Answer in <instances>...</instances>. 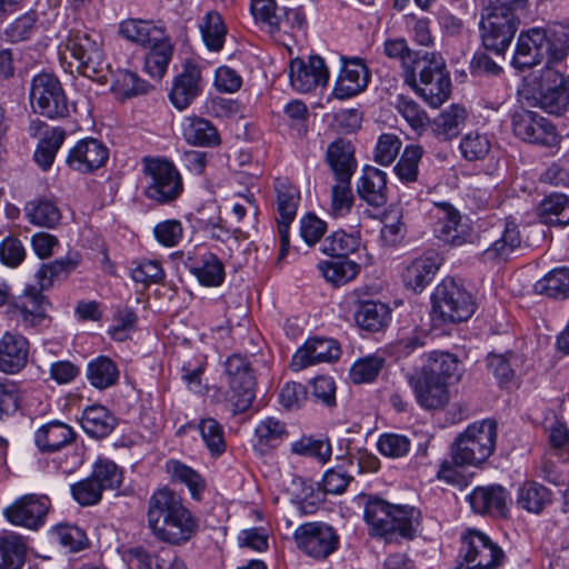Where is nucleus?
<instances>
[{"label": "nucleus", "mask_w": 569, "mask_h": 569, "mask_svg": "<svg viewBox=\"0 0 569 569\" xmlns=\"http://www.w3.org/2000/svg\"><path fill=\"white\" fill-rule=\"evenodd\" d=\"M147 518L152 533L170 545L189 541L198 530L197 519L183 506L181 498L166 488L150 497Z\"/></svg>", "instance_id": "obj_1"}, {"label": "nucleus", "mask_w": 569, "mask_h": 569, "mask_svg": "<svg viewBox=\"0 0 569 569\" xmlns=\"http://www.w3.org/2000/svg\"><path fill=\"white\" fill-rule=\"evenodd\" d=\"M496 440V421L485 419L468 426L451 445V460L441 462L438 478L447 482H453L457 476L453 467L480 466L493 453Z\"/></svg>", "instance_id": "obj_2"}, {"label": "nucleus", "mask_w": 569, "mask_h": 569, "mask_svg": "<svg viewBox=\"0 0 569 569\" xmlns=\"http://www.w3.org/2000/svg\"><path fill=\"white\" fill-rule=\"evenodd\" d=\"M363 517L371 533L386 541L398 537L413 539L420 527V511L409 506L391 505L379 498H369L365 505Z\"/></svg>", "instance_id": "obj_3"}, {"label": "nucleus", "mask_w": 569, "mask_h": 569, "mask_svg": "<svg viewBox=\"0 0 569 569\" xmlns=\"http://www.w3.org/2000/svg\"><path fill=\"white\" fill-rule=\"evenodd\" d=\"M430 107H440L450 96L451 80L445 59L436 51H428L415 68V83L405 81Z\"/></svg>", "instance_id": "obj_4"}, {"label": "nucleus", "mask_w": 569, "mask_h": 569, "mask_svg": "<svg viewBox=\"0 0 569 569\" xmlns=\"http://www.w3.org/2000/svg\"><path fill=\"white\" fill-rule=\"evenodd\" d=\"M29 101L33 112L48 119L69 116L68 99L59 79L52 73L34 76L30 83Z\"/></svg>", "instance_id": "obj_5"}, {"label": "nucleus", "mask_w": 569, "mask_h": 569, "mask_svg": "<svg viewBox=\"0 0 569 569\" xmlns=\"http://www.w3.org/2000/svg\"><path fill=\"white\" fill-rule=\"evenodd\" d=\"M143 173L147 180L144 194L159 203H168L182 192V179L174 164L166 159L144 158Z\"/></svg>", "instance_id": "obj_6"}, {"label": "nucleus", "mask_w": 569, "mask_h": 569, "mask_svg": "<svg viewBox=\"0 0 569 569\" xmlns=\"http://www.w3.org/2000/svg\"><path fill=\"white\" fill-rule=\"evenodd\" d=\"M226 375L229 385L228 401L232 406L233 415L248 410L254 399L256 388L250 361L240 355L230 356L226 361Z\"/></svg>", "instance_id": "obj_7"}, {"label": "nucleus", "mask_w": 569, "mask_h": 569, "mask_svg": "<svg viewBox=\"0 0 569 569\" xmlns=\"http://www.w3.org/2000/svg\"><path fill=\"white\" fill-rule=\"evenodd\" d=\"M432 310L443 322L468 320L475 312L471 295L453 279L443 280L432 296Z\"/></svg>", "instance_id": "obj_8"}, {"label": "nucleus", "mask_w": 569, "mask_h": 569, "mask_svg": "<svg viewBox=\"0 0 569 569\" xmlns=\"http://www.w3.org/2000/svg\"><path fill=\"white\" fill-rule=\"evenodd\" d=\"M538 106L550 114L560 116L569 106V83L563 73L545 66L533 76Z\"/></svg>", "instance_id": "obj_9"}, {"label": "nucleus", "mask_w": 569, "mask_h": 569, "mask_svg": "<svg viewBox=\"0 0 569 569\" xmlns=\"http://www.w3.org/2000/svg\"><path fill=\"white\" fill-rule=\"evenodd\" d=\"M64 47L78 61V71L92 78L99 73L103 64L104 54L101 47V37L94 31L86 29H71L64 41Z\"/></svg>", "instance_id": "obj_10"}, {"label": "nucleus", "mask_w": 569, "mask_h": 569, "mask_svg": "<svg viewBox=\"0 0 569 569\" xmlns=\"http://www.w3.org/2000/svg\"><path fill=\"white\" fill-rule=\"evenodd\" d=\"M460 557L463 562L456 569H493L502 562L505 553L488 536L470 530L462 538Z\"/></svg>", "instance_id": "obj_11"}, {"label": "nucleus", "mask_w": 569, "mask_h": 569, "mask_svg": "<svg viewBox=\"0 0 569 569\" xmlns=\"http://www.w3.org/2000/svg\"><path fill=\"white\" fill-rule=\"evenodd\" d=\"M519 19L503 8H492L481 21V40L486 50L502 56L518 29Z\"/></svg>", "instance_id": "obj_12"}, {"label": "nucleus", "mask_w": 569, "mask_h": 569, "mask_svg": "<svg viewBox=\"0 0 569 569\" xmlns=\"http://www.w3.org/2000/svg\"><path fill=\"white\" fill-rule=\"evenodd\" d=\"M295 542L301 551L315 559H325L339 546L336 530L323 522L300 525L293 532Z\"/></svg>", "instance_id": "obj_13"}, {"label": "nucleus", "mask_w": 569, "mask_h": 569, "mask_svg": "<svg viewBox=\"0 0 569 569\" xmlns=\"http://www.w3.org/2000/svg\"><path fill=\"white\" fill-rule=\"evenodd\" d=\"M50 508L49 497L29 493L18 498L4 508L3 516L14 526L38 530L44 525Z\"/></svg>", "instance_id": "obj_14"}, {"label": "nucleus", "mask_w": 569, "mask_h": 569, "mask_svg": "<svg viewBox=\"0 0 569 569\" xmlns=\"http://www.w3.org/2000/svg\"><path fill=\"white\" fill-rule=\"evenodd\" d=\"M513 133L521 140L545 147H552L558 142V133L552 122L541 114L520 110L512 116Z\"/></svg>", "instance_id": "obj_15"}, {"label": "nucleus", "mask_w": 569, "mask_h": 569, "mask_svg": "<svg viewBox=\"0 0 569 569\" xmlns=\"http://www.w3.org/2000/svg\"><path fill=\"white\" fill-rule=\"evenodd\" d=\"M329 80V71L325 60L319 56H311L306 62L296 58L290 62V82L299 92H310L319 86H326Z\"/></svg>", "instance_id": "obj_16"}, {"label": "nucleus", "mask_w": 569, "mask_h": 569, "mask_svg": "<svg viewBox=\"0 0 569 569\" xmlns=\"http://www.w3.org/2000/svg\"><path fill=\"white\" fill-rule=\"evenodd\" d=\"M201 70L192 61H186L182 71L174 78L169 93L171 103L178 110L187 109L201 92Z\"/></svg>", "instance_id": "obj_17"}, {"label": "nucleus", "mask_w": 569, "mask_h": 569, "mask_svg": "<svg viewBox=\"0 0 569 569\" xmlns=\"http://www.w3.org/2000/svg\"><path fill=\"white\" fill-rule=\"evenodd\" d=\"M340 357V348L332 339L313 338L305 342L292 356L290 368L300 371L309 366L332 362Z\"/></svg>", "instance_id": "obj_18"}, {"label": "nucleus", "mask_w": 569, "mask_h": 569, "mask_svg": "<svg viewBox=\"0 0 569 569\" xmlns=\"http://www.w3.org/2000/svg\"><path fill=\"white\" fill-rule=\"evenodd\" d=\"M30 343L28 339L13 331H6L0 337V372L19 373L28 363Z\"/></svg>", "instance_id": "obj_19"}, {"label": "nucleus", "mask_w": 569, "mask_h": 569, "mask_svg": "<svg viewBox=\"0 0 569 569\" xmlns=\"http://www.w3.org/2000/svg\"><path fill=\"white\" fill-rule=\"evenodd\" d=\"M109 158L108 148L98 139L80 140L67 157L68 166L79 172H92L101 168Z\"/></svg>", "instance_id": "obj_20"}, {"label": "nucleus", "mask_w": 569, "mask_h": 569, "mask_svg": "<svg viewBox=\"0 0 569 569\" xmlns=\"http://www.w3.org/2000/svg\"><path fill=\"white\" fill-rule=\"evenodd\" d=\"M343 66L333 89L338 99H349L362 92L369 82V71L360 58H341Z\"/></svg>", "instance_id": "obj_21"}, {"label": "nucleus", "mask_w": 569, "mask_h": 569, "mask_svg": "<svg viewBox=\"0 0 569 569\" xmlns=\"http://www.w3.org/2000/svg\"><path fill=\"white\" fill-rule=\"evenodd\" d=\"M418 403L427 410L443 408L449 400L447 385L419 371L409 377Z\"/></svg>", "instance_id": "obj_22"}, {"label": "nucleus", "mask_w": 569, "mask_h": 569, "mask_svg": "<svg viewBox=\"0 0 569 569\" xmlns=\"http://www.w3.org/2000/svg\"><path fill=\"white\" fill-rule=\"evenodd\" d=\"M542 28H531L519 34L512 64L519 70H525L539 64L547 52L543 44Z\"/></svg>", "instance_id": "obj_23"}, {"label": "nucleus", "mask_w": 569, "mask_h": 569, "mask_svg": "<svg viewBox=\"0 0 569 569\" xmlns=\"http://www.w3.org/2000/svg\"><path fill=\"white\" fill-rule=\"evenodd\" d=\"M41 291L40 287L27 286L18 301L14 302V311L24 328L37 327L47 317L50 303Z\"/></svg>", "instance_id": "obj_24"}, {"label": "nucleus", "mask_w": 569, "mask_h": 569, "mask_svg": "<svg viewBox=\"0 0 569 569\" xmlns=\"http://www.w3.org/2000/svg\"><path fill=\"white\" fill-rule=\"evenodd\" d=\"M326 162L336 180H351L358 166L351 141L342 138L332 141L326 151Z\"/></svg>", "instance_id": "obj_25"}, {"label": "nucleus", "mask_w": 569, "mask_h": 569, "mask_svg": "<svg viewBox=\"0 0 569 569\" xmlns=\"http://www.w3.org/2000/svg\"><path fill=\"white\" fill-rule=\"evenodd\" d=\"M439 267V258L433 252L416 258L402 273L405 286L416 293L423 291L433 280Z\"/></svg>", "instance_id": "obj_26"}, {"label": "nucleus", "mask_w": 569, "mask_h": 569, "mask_svg": "<svg viewBox=\"0 0 569 569\" xmlns=\"http://www.w3.org/2000/svg\"><path fill=\"white\" fill-rule=\"evenodd\" d=\"M76 440V432L64 422L53 420L41 426L34 433L37 448L43 453L61 450Z\"/></svg>", "instance_id": "obj_27"}, {"label": "nucleus", "mask_w": 569, "mask_h": 569, "mask_svg": "<svg viewBox=\"0 0 569 569\" xmlns=\"http://www.w3.org/2000/svg\"><path fill=\"white\" fill-rule=\"evenodd\" d=\"M508 493L501 486L477 487L468 496V501L476 513L506 516Z\"/></svg>", "instance_id": "obj_28"}, {"label": "nucleus", "mask_w": 569, "mask_h": 569, "mask_svg": "<svg viewBox=\"0 0 569 569\" xmlns=\"http://www.w3.org/2000/svg\"><path fill=\"white\" fill-rule=\"evenodd\" d=\"M427 50H413L405 38L388 39L383 43V53L400 62L405 81L415 83V68L418 66Z\"/></svg>", "instance_id": "obj_29"}, {"label": "nucleus", "mask_w": 569, "mask_h": 569, "mask_svg": "<svg viewBox=\"0 0 569 569\" xmlns=\"http://www.w3.org/2000/svg\"><path fill=\"white\" fill-rule=\"evenodd\" d=\"M357 191L359 197L370 206H383L387 202V174L375 167H366Z\"/></svg>", "instance_id": "obj_30"}, {"label": "nucleus", "mask_w": 569, "mask_h": 569, "mask_svg": "<svg viewBox=\"0 0 569 569\" xmlns=\"http://www.w3.org/2000/svg\"><path fill=\"white\" fill-rule=\"evenodd\" d=\"M390 316L391 310L388 305L373 300L358 302L353 313L357 326L372 332L385 328Z\"/></svg>", "instance_id": "obj_31"}, {"label": "nucleus", "mask_w": 569, "mask_h": 569, "mask_svg": "<svg viewBox=\"0 0 569 569\" xmlns=\"http://www.w3.org/2000/svg\"><path fill=\"white\" fill-rule=\"evenodd\" d=\"M547 64L563 61L569 54V24L553 22L542 28Z\"/></svg>", "instance_id": "obj_32"}, {"label": "nucleus", "mask_w": 569, "mask_h": 569, "mask_svg": "<svg viewBox=\"0 0 569 569\" xmlns=\"http://www.w3.org/2000/svg\"><path fill=\"white\" fill-rule=\"evenodd\" d=\"M80 423L88 436L101 439L112 432L117 419L106 407L93 405L83 410Z\"/></svg>", "instance_id": "obj_33"}, {"label": "nucleus", "mask_w": 569, "mask_h": 569, "mask_svg": "<svg viewBox=\"0 0 569 569\" xmlns=\"http://www.w3.org/2000/svg\"><path fill=\"white\" fill-rule=\"evenodd\" d=\"M521 244V236L517 223L507 219L503 223L501 234L483 252L485 261L506 260Z\"/></svg>", "instance_id": "obj_34"}, {"label": "nucleus", "mask_w": 569, "mask_h": 569, "mask_svg": "<svg viewBox=\"0 0 569 569\" xmlns=\"http://www.w3.org/2000/svg\"><path fill=\"white\" fill-rule=\"evenodd\" d=\"M466 118L467 112L465 108L452 104L432 120V132L439 140H451L460 133L465 126Z\"/></svg>", "instance_id": "obj_35"}, {"label": "nucleus", "mask_w": 569, "mask_h": 569, "mask_svg": "<svg viewBox=\"0 0 569 569\" xmlns=\"http://www.w3.org/2000/svg\"><path fill=\"white\" fill-rule=\"evenodd\" d=\"M187 266L189 267L190 272L196 276L199 282L203 286L217 287L223 282V264L220 259L211 252L202 254L198 262L189 258Z\"/></svg>", "instance_id": "obj_36"}, {"label": "nucleus", "mask_w": 569, "mask_h": 569, "mask_svg": "<svg viewBox=\"0 0 569 569\" xmlns=\"http://www.w3.org/2000/svg\"><path fill=\"white\" fill-rule=\"evenodd\" d=\"M419 372L447 385L449 379L459 378V362L451 353L433 351L427 356Z\"/></svg>", "instance_id": "obj_37"}, {"label": "nucleus", "mask_w": 569, "mask_h": 569, "mask_svg": "<svg viewBox=\"0 0 569 569\" xmlns=\"http://www.w3.org/2000/svg\"><path fill=\"white\" fill-rule=\"evenodd\" d=\"M437 210L438 221L435 227V233L437 238L446 243H462V237L459 231V212L450 203L447 202L437 203Z\"/></svg>", "instance_id": "obj_38"}, {"label": "nucleus", "mask_w": 569, "mask_h": 569, "mask_svg": "<svg viewBox=\"0 0 569 569\" xmlns=\"http://www.w3.org/2000/svg\"><path fill=\"white\" fill-rule=\"evenodd\" d=\"M551 502V492L536 481H527L519 487L517 506L530 513L539 515Z\"/></svg>", "instance_id": "obj_39"}, {"label": "nucleus", "mask_w": 569, "mask_h": 569, "mask_svg": "<svg viewBox=\"0 0 569 569\" xmlns=\"http://www.w3.org/2000/svg\"><path fill=\"white\" fill-rule=\"evenodd\" d=\"M80 263L78 253L68 254L50 263H43L36 273L37 283L41 290L52 287L56 279L66 278Z\"/></svg>", "instance_id": "obj_40"}, {"label": "nucleus", "mask_w": 569, "mask_h": 569, "mask_svg": "<svg viewBox=\"0 0 569 569\" xmlns=\"http://www.w3.org/2000/svg\"><path fill=\"white\" fill-rule=\"evenodd\" d=\"M24 213L30 223L49 229L54 228L61 219L58 207L47 198L28 201L24 206Z\"/></svg>", "instance_id": "obj_41"}, {"label": "nucleus", "mask_w": 569, "mask_h": 569, "mask_svg": "<svg viewBox=\"0 0 569 569\" xmlns=\"http://www.w3.org/2000/svg\"><path fill=\"white\" fill-rule=\"evenodd\" d=\"M323 278L336 287L353 280L360 271V266L348 258H336L318 264Z\"/></svg>", "instance_id": "obj_42"}, {"label": "nucleus", "mask_w": 569, "mask_h": 569, "mask_svg": "<svg viewBox=\"0 0 569 569\" xmlns=\"http://www.w3.org/2000/svg\"><path fill=\"white\" fill-rule=\"evenodd\" d=\"M541 221L549 226L569 223V198L561 193L550 194L539 206Z\"/></svg>", "instance_id": "obj_43"}, {"label": "nucleus", "mask_w": 569, "mask_h": 569, "mask_svg": "<svg viewBox=\"0 0 569 569\" xmlns=\"http://www.w3.org/2000/svg\"><path fill=\"white\" fill-rule=\"evenodd\" d=\"M535 291L555 299L569 298V268L551 270L535 283Z\"/></svg>", "instance_id": "obj_44"}, {"label": "nucleus", "mask_w": 569, "mask_h": 569, "mask_svg": "<svg viewBox=\"0 0 569 569\" xmlns=\"http://www.w3.org/2000/svg\"><path fill=\"white\" fill-rule=\"evenodd\" d=\"M26 555L27 546L21 537L14 533L0 537V569H21Z\"/></svg>", "instance_id": "obj_45"}, {"label": "nucleus", "mask_w": 569, "mask_h": 569, "mask_svg": "<svg viewBox=\"0 0 569 569\" xmlns=\"http://www.w3.org/2000/svg\"><path fill=\"white\" fill-rule=\"evenodd\" d=\"M120 33L126 39L143 47H149L163 38V33L160 29L148 21L138 19L123 21L120 24Z\"/></svg>", "instance_id": "obj_46"}, {"label": "nucleus", "mask_w": 569, "mask_h": 569, "mask_svg": "<svg viewBox=\"0 0 569 569\" xmlns=\"http://www.w3.org/2000/svg\"><path fill=\"white\" fill-rule=\"evenodd\" d=\"M360 247V234L358 231L346 232L338 230L328 236L321 246V251L336 258H347Z\"/></svg>", "instance_id": "obj_47"}, {"label": "nucleus", "mask_w": 569, "mask_h": 569, "mask_svg": "<svg viewBox=\"0 0 569 569\" xmlns=\"http://www.w3.org/2000/svg\"><path fill=\"white\" fill-rule=\"evenodd\" d=\"M183 136L188 143L194 146H216L219 143L217 129L203 118H188L183 126Z\"/></svg>", "instance_id": "obj_48"}, {"label": "nucleus", "mask_w": 569, "mask_h": 569, "mask_svg": "<svg viewBox=\"0 0 569 569\" xmlns=\"http://www.w3.org/2000/svg\"><path fill=\"white\" fill-rule=\"evenodd\" d=\"M200 31L204 44L211 51H220L224 43L227 29L222 17L217 11H209L200 22Z\"/></svg>", "instance_id": "obj_49"}, {"label": "nucleus", "mask_w": 569, "mask_h": 569, "mask_svg": "<svg viewBox=\"0 0 569 569\" xmlns=\"http://www.w3.org/2000/svg\"><path fill=\"white\" fill-rule=\"evenodd\" d=\"M64 139L66 131L61 128H53L39 141L33 159L43 170L51 167Z\"/></svg>", "instance_id": "obj_50"}, {"label": "nucleus", "mask_w": 569, "mask_h": 569, "mask_svg": "<svg viewBox=\"0 0 569 569\" xmlns=\"http://www.w3.org/2000/svg\"><path fill=\"white\" fill-rule=\"evenodd\" d=\"M150 52L144 59V70L153 78L161 79L167 71L172 57L171 43L161 38L159 41L149 46Z\"/></svg>", "instance_id": "obj_51"}, {"label": "nucleus", "mask_w": 569, "mask_h": 569, "mask_svg": "<svg viewBox=\"0 0 569 569\" xmlns=\"http://www.w3.org/2000/svg\"><path fill=\"white\" fill-rule=\"evenodd\" d=\"M119 377L116 365L107 357H99L88 363L87 378L98 389L113 386Z\"/></svg>", "instance_id": "obj_52"}, {"label": "nucleus", "mask_w": 569, "mask_h": 569, "mask_svg": "<svg viewBox=\"0 0 569 569\" xmlns=\"http://www.w3.org/2000/svg\"><path fill=\"white\" fill-rule=\"evenodd\" d=\"M423 149L420 146L411 144L405 148L398 163L393 170L397 177L405 183L417 181L419 173V162L422 158Z\"/></svg>", "instance_id": "obj_53"}, {"label": "nucleus", "mask_w": 569, "mask_h": 569, "mask_svg": "<svg viewBox=\"0 0 569 569\" xmlns=\"http://www.w3.org/2000/svg\"><path fill=\"white\" fill-rule=\"evenodd\" d=\"M198 429L211 456L218 457L226 451L223 428L216 419H201Z\"/></svg>", "instance_id": "obj_54"}, {"label": "nucleus", "mask_w": 569, "mask_h": 569, "mask_svg": "<svg viewBox=\"0 0 569 569\" xmlns=\"http://www.w3.org/2000/svg\"><path fill=\"white\" fill-rule=\"evenodd\" d=\"M256 437L259 446L276 448L288 437V431L282 421L268 417L256 427Z\"/></svg>", "instance_id": "obj_55"}, {"label": "nucleus", "mask_w": 569, "mask_h": 569, "mask_svg": "<svg viewBox=\"0 0 569 569\" xmlns=\"http://www.w3.org/2000/svg\"><path fill=\"white\" fill-rule=\"evenodd\" d=\"M111 89L122 98H129L148 92L150 84L131 71L118 70L113 76Z\"/></svg>", "instance_id": "obj_56"}, {"label": "nucleus", "mask_w": 569, "mask_h": 569, "mask_svg": "<svg viewBox=\"0 0 569 569\" xmlns=\"http://www.w3.org/2000/svg\"><path fill=\"white\" fill-rule=\"evenodd\" d=\"M291 451L326 463L331 457V445L327 439L302 437L291 445Z\"/></svg>", "instance_id": "obj_57"}, {"label": "nucleus", "mask_w": 569, "mask_h": 569, "mask_svg": "<svg viewBox=\"0 0 569 569\" xmlns=\"http://www.w3.org/2000/svg\"><path fill=\"white\" fill-rule=\"evenodd\" d=\"M459 149L468 161L482 160L491 149V142L486 134L478 131L469 132L460 141Z\"/></svg>", "instance_id": "obj_58"}, {"label": "nucleus", "mask_w": 569, "mask_h": 569, "mask_svg": "<svg viewBox=\"0 0 569 569\" xmlns=\"http://www.w3.org/2000/svg\"><path fill=\"white\" fill-rule=\"evenodd\" d=\"M277 210L282 219H295L298 203L299 191L293 186L288 184L286 181L277 180Z\"/></svg>", "instance_id": "obj_59"}, {"label": "nucleus", "mask_w": 569, "mask_h": 569, "mask_svg": "<svg viewBox=\"0 0 569 569\" xmlns=\"http://www.w3.org/2000/svg\"><path fill=\"white\" fill-rule=\"evenodd\" d=\"M251 12L254 20L266 27L268 32L273 34L279 31L280 9L274 0H252Z\"/></svg>", "instance_id": "obj_60"}, {"label": "nucleus", "mask_w": 569, "mask_h": 569, "mask_svg": "<svg viewBox=\"0 0 569 569\" xmlns=\"http://www.w3.org/2000/svg\"><path fill=\"white\" fill-rule=\"evenodd\" d=\"M353 203V194L351 191V180H336L331 188V206L330 214L333 217L346 216Z\"/></svg>", "instance_id": "obj_61"}, {"label": "nucleus", "mask_w": 569, "mask_h": 569, "mask_svg": "<svg viewBox=\"0 0 569 569\" xmlns=\"http://www.w3.org/2000/svg\"><path fill=\"white\" fill-rule=\"evenodd\" d=\"M90 477L104 490L118 488L122 482V472L118 466L110 460H99Z\"/></svg>", "instance_id": "obj_62"}, {"label": "nucleus", "mask_w": 569, "mask_h": 569, "mask_svg": "<svg viewBox=\"0 0 569 569\" xmlns=\"http://www.w3.org/2000/svg\"><path fill=\"white\" fill-rule=\"evenodd\" d=\"M395 106L398 112L415 131H420L427 126V113L412 99L405 96H398Z\"/></svg>", "instance_id": "obj_63"}, {"label": "nucleus", "mask_w": 569, "mask_h": 569, "mask_svg": "<svg viewBox=\"0 0 569 569\" xmlns=\"http://www.w3.org/2000/svg\"><path fill=\"white\" fill-rule=\"evenodd\" d=\"M167 470L173 480L186 483L191 491L192 497H197L203 489V480L190 467L177 460H170L167 463Z\"/></svg>", "instance_id": "obj_64"}]
</instances>
